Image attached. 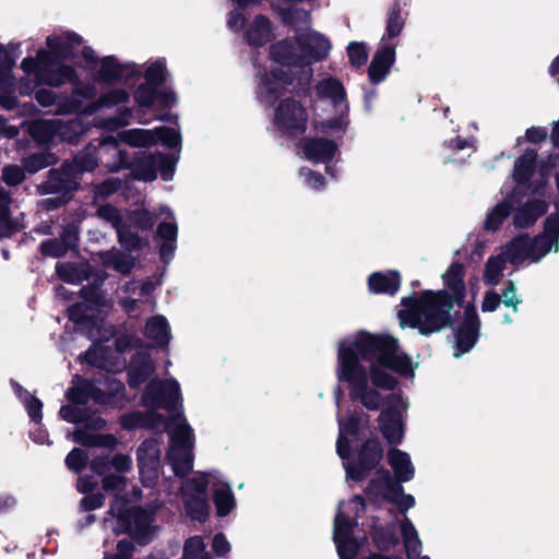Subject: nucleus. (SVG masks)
Instances as JSON below:
<instances>
[{
  "label": "nucleus",
  "instance_id": "a878e982",
  "mask_svg": "<svg viewBox=\"0 0 559 559\" xmlns=\"http://www.w3.org/2000/svg\"><path fill=\"white\" fill-rule=\"evenodd\" d=\"M13 86L12 62L7 59V50L0 44V105L5 109H12L16 104V97L11 94Z\"/></svg>",
  "mask_w": 559,
  "mask_h": 559
},
{
  "label": "nucleus",
  "instance_id": "39448f33",
  "mask_svg": "<svg viewBox=\"0 0 559 559\" xmlns=\"http://www.w3.org/2000/svg\"><path fill=\"white\" fill-rule=\"evenodd\" d=\"M338 439L336 442V451L343 460L346 471V480H362L368 473L374 468L382 459V448L377 440L367 441L359 451L356 461L349 457V438L355 437L358 430L357 414H350L347 418L338 417Z\"/></svg>",
  "mask_w": 559,
  "mask_h": 559
},
{
  "label": "nucleus",
  "instance_id": "37998d69",
  "mask_svg": "<svg viewBox=\"0 0 559 559\" xmlns=\"http://www.w3.org/2000/svg\"><path fill=\"white\" fill-rule=\"evenodd\" d=\"M35 97L43 107H49L57 104L56 114L58 115H67L80 108V103L72 98H66L62 102L57 103L56 94L52 91L45 88L39 90Z\"/></svg>",
  "mask_w": 559,
  "mask_h": 559
},
{
  "label": "nucleus",
  "instance_id": "7c9ffc66",
  "mask_svg": "<svg viewBox=\"0 0 559 559\" xmlns=\"http://www.w3.org/2000/svg\"><path fill=\"white\" fill-rule=\"evenodd\" d=\"M388 462L394 472L396 483H407L413 479L415 467L408 453L399 449H391L388 452Z\"/></svg>",
  "mask_w": 559,
  "mask_h": 559
},
{
  "label": "nucleus",
  "instance_id": "58836bf2",
  "mask_svg": "<svg viewBox=\"0 0 559 559\" xmlns=\"http://www.w3.org/2000/svg\"><path fill=\"white\" fill-rule=\"evenodd\" d=\"M129 102V93L123 88H115L104 93L95 102L91 103L84 112L92 115L103 108H111Z\"/></svg>",
  "mask_w": 559,
  "mask_h": 559
},
{
  "label": "nucleus",
  "instance_id": "c756f323",
  "mask_svg": "<svg viewBox=\"0 0 559 559\" xmlns=\"http://www.w3.org/2000/svg\"><path fill=\"white\" fill-rule=\"evenodd\" d=\"M336 152V144L325 139L306 140L302 144L305 157L314 163H328L335 156Z\"/></svg>",
  "mask_w": 559,
  "mask_h": 559
},
{
  "label": "nucleus",
  "instance_id": "0e129e2a",
  "mask_svg": "<svg viewBox=\"0 0 559 559\" xmlns=\"http://www.w3.org/2000/svg\"><path fill=\"white\" fill-rule=\"evenodd\" d=\"M96 95V87L94 83H80L76 84L72 91L73 100L82 104L78 98L91 99Z\"/></svg>",
  "mask_w": 559,
  "mask_h": 559
},
{
  "label": "nucleus",
  "instance_id": "ea45409f",
  "mask_svg": "<svg viewBox=\"0 0 559 559\" xmlns=\"http://www.w3.org/2000/svg\"><path fill=\"white\" fill-rule=\"evenodd\" d=\"M444 285L453 293L454 298L460 302L464 298V265L453 263L442 275Z\"/></svg>",
  "mask_w": 559,
  "mask_h": 559
},
{
  "label": "nucleus",
  "instance_id": "f03ea898",
  "mask_svg": "<svg viewBox=\"0 0 559 559\" xmlns=\"http://www.w3.org/2000/svg\"><path fill=\"white\" fill-rule=\"evenodd\" d=\"M330 50V40L311 29L297 34L294 40L283 39L272 45L270 70L260 78L258 84L260 102L274 104L299 73L309 76L311 62L326 58Z\"/></svg>",
  "mask_w": 559,
  "mask_h": 559
},
{
  "label": "nucleus",
  "instance_id": "c03bdc74",
  "mask_svg": "<svg viewBox=\"0 0 559 559\" xmlns=\"http://www.w3.org/2000/svg\"><path fill=\"white\" fill-rule=\"evenodd\" d=\"M78 239L75 230H67L63 235V241L47 240L41 243V251L51 257H61L66 253L67 249L74 246Z\"/></svg>",
  "mask_w": 559,
  "mask_h": 559
},
{
  "label": "nucleus",
  "instance_id": "338daca9",
  "mask_svg": "<svg viewBox=\"0 0 559 559\" xmlns=\"http://www.w3.org/2000/svg\"><path fill=\"white\" fill-rule=\"evenodd\" d=\"M502 302L507 307H512L514 311H518V305L521 304V299L516 297V287L513 282H509L508 286L503 289Z\"/></svg>",
  "mask_w": 559,
  "mask_h": 559
},
{
  "label": "nucleus",
  "instance_id": "a211bd4d",
  "mask_svg": "<svg viewBox=\"0 0 559 559\" xmlns=\"http://www.w3.org/2000/svg\"><path fill=\"white\" fill-rule=\"evenodd\" d=\"M386 401L388 407L378 417L379 428L389 443L397 444L404 437L402 412L407 409V403L399 394L389 395Z\"/></svg>",
  "mask_w": 559,
  "mask_h": 559
},
{
  "label": "nucleus",
  "instance_id": "5701e85b",
  "mask_svg": "<svg viewBox=\"0 0 559 559\" xmlns=\"http://www.w3.org/2000/svg\"><path fill=\"white\" fill-rule=\"evenodd\" d=\"M479 320L476 308L468 305L464 311V320L456 332V357L468 352L476 343L478 337Z\"/></svg>",
  "mask_w": 559,
  "mask_h": 559
},
{
  "label": "nucleus",
  "instance_id": "393cba45",
  "mask_svg": "<svg viewBox=\"0 0 559 559\" xmlns=\"http://www.w3.org/2000/svg\"><path fill=\"white\" fill-rule=\"evenodd\" d=\"M547 209L548 204L545 200L530 199L514 211L513 225L516 228H530L546 213Z\"/></svg>",
  "mask_w": 559,
  "mask_h": 559
},
{
  "label": "nucleus",
  "instance_id": "9b49d317",
  "mask_svg": "<svg viewBox=\"0 0 559 559\" xmlns=\"http://www.w3.org/2000/svg\"><path fill=\"white\" fill-rule=\"evenodd\" d=\"M536 156L534 150H526L515 160L512 176L518 183H526L533 193L543 195L542 190L547 185L551 169L556 167L558 158L550 156L548 160L536 163Z\"/></svg>",
  "mask_w": 559,
  "mask_h": 559
},
{
  "label": "nucleus",
  "instance_id": "4be33fe9",
  "mask_svg": "<svg viewBox=\"0 0 559 559\" xmlns=\"http://www.w3.org/2000/svg\"><path fill=\"white\" fill-rule=\"evenodd\" d=\"M48 52L55 59H71L82 45V38L72 32L60 31L46 38Z\"/></svg>",
  "mask_w": 559,
  "mask_h": 559
},
{
  "label": "nucleus",
  "instance_id": "4d7b16f0",
  "mask_svg": "<svg viewBox=\"0 0 559 559\" xmlns=\"http://www.w3.org/2000/svg\"><path fill=\"white\" fill-rule=\"evenodd\" d=\"M349 61L355 67L364 64L368 57V50L361 43H350L347 48Z\"/></svg>",
  "mask_w": 559,
  "mask_h": 559
},
{
  "label": "nucleus",
  "instance_id": "b1692460",
  "mask_svg": "<svg viewBox=\"0 0 559 559\" xmlns=\"http://www.w3.org/2000/svg\"><path fill=\"white\" fill-rule=\"evenodd\" d=\"M97 215L99 218L108 222L117 230L119 242L127 250L131 251L140 246V239L131 230H127L126 219L122 218L114 206H100L97 211Z\"/></svg>",
  "mask_w": 559,
  "mask_h": 559
},
{
  "label": "nucleus",
  "instance_id": "dca6fc26",
  "mask_svg": "<svg viewBox=\"0 0 559 559\" xmlns=\"http://www.w3.org/2000/svg\"><path fill=\"white\" fill-rule=\"evenodd\" d=\"M98 163L94 148H87L76 155L73 163L62 166L60 171L50 173L49 186L55 190H71L76 187L78 176L92 171Z\"/></svg>",
  "mask_w": 559,
  "mask_h": 559
},
{
  "label": "nucleus",
  "instance_id": "9d476101",
  "mask_svg": "<svg viewBox=\"0 0 559 559\" xmlns=\"http://www.w3.org/2000/svg\"><path fill=\"white\" fill-rule=\"evenodd\" d=\"M317 93L322 104L332 105L336 111L335 117L322 118L314 121L316 129L322 132L342 133L348 126V105L345 99V91L336 79H324L317 85Z\"/></svg>",
  "mask_w": 559,
  "mask_h": 559
},
{
  "label": "nucleus",
  "instance_id": "e2e57ef3",
  "mask_svg": "<svg viewBox=\"0 0 559 559\" xmlns=\"http://www.w3.org/2000/svg\"><path fill=\"white\" fill-rule=\"evenodd\" d=\"M131 116V109L126 108L121 110L117 117L106 120L99 123V126L107 129H117L127 126L130 122Z\"/></svg>",
  "mask_w": 559,
  "mask_h": 559
},
{
  "label": "nucleus",
  "instance_id": "052dcab7",
  "mask_svg": "<svg viewBox=\"0 0 559 559\" xmlns=\"http://www.w3.org/2000/svg\"><path fill=\"white\" fill-rule=\"evenodd\" d=\"M300 176L304 183L312 190H321L324 187V178L309 168H301Z\"/></svg>",
  "mask_w": 559,
  "mask_h": 559
},
{
  "label": "nucleus",
  "instance_id": "f704fd0d",
  "mask_svg": "<svg viewBox=\"0 0 559 559\" xmlns=\"http://www.w3.org/2000/svg\"><path fill=\"white\" fill-rule=\"evenodd\" d=\"M59 120H36L28 124L27 131L32 138L41 144L59 139Z\"/></svg>",
  "mask_w": 559,
  "mask_h": 559
},
{
  "label": "nucleus",
  "instance_id": "6ab92c4d",
  "mask_svg": "<svg viewBox=\"0 0 559 559\" xmlns=\"http://www.w3.org/2000/svg\"><path fill=\"white\" fill-rule=\"evenodd\" d=\"M307 120L306 109L293 98L282 100L273 115L274 127L286 134L304 132Z\"/></svg>",
  "mask_w": 559,
  "mask_h": 559
},
{
  "label": "nucleus",
  "instance_id": "2eb2a0df",
  "mask_svg": "<svg viewBox=\"0 0 559 559\" xmlns=\"http://www.w3.org/2000/svg\"><path fill=\"white\" fill-rule=\"evenodd\" d=\"M142 346V341L139 337L131 335L120 336L116 341V352L114 353L107 346L102 344H93L85 353L84 359L93 366L107 369L110 371H119L124 367L123 362L117 361V354L127 352Z\"/></svg>",
  "mask_w": 559,
  "mask_h": 559
},
{
  "label": "nucleus",
  "instance_id": "f8f14e48",
  "mask_svg": "<svg viewBox=\"0 0 559 559\" xmlns=\"http://www.w3.org/2000/svg\"><path fill=\"white\" fill-rule=\"evenodd\" d=\"M217 480V473H197L186 480L181 488L182 502L187 515L200 522L209 516L206 487Z\"/></svg>",
  "mask_w": 559,
  "mask_h": 559
},
{
  "label": "nucleus",
  "instance_id": "c9c22d12",
  "mask_svg": "<svg viewBox=\"0 0 559 559\" xmlns=\"http://www.w3.org/2000/svg\"><path fill=\"white\" fill-rule=\"evenodd\" d=\"M214 487V503L216 513L225 516L235 508V497L228 484L223 483L217 474V480L211 484Z\"/></svg>",
  "mask_w": 559,
  "mask_h": 559
},
{
  "label": "nucleus",
  "instance_id": "13d9d810",
  "mask_svg": "<svg viewBox=\"0 0 559 559\" xmlns=\"http://www.w3.org/2000/svg\"><path fill=\"white\" fill-rule=\"evenodd\" d=\"M133 550L134 547L132 543L124 538L118 542L116 552L109 554L106 551L104 559H131Z\"/></svg>",
  "mask_w": 559,
  "mask_h": 559
},
{
  "label": "nucleus",
  "instance_id": "680f3d73",
  "mask_svg": "<svg viewBox=\"0 0 559 559\" xmlns=\"http://www.w3.org/2000/svg\"><path fill=\"white\" fill-rule=\"evenodd\" d=\"M2 178L8 185L15 186L24 179V171L16 165H9L3 168Z\"/></svg>",
  "mask_w": 559,
  "mask_h": 559
},
{
  "label": "nucleus",
  "instance_id": "f257e3e1",
  "mask_svg": "<svg viewBox=\"0 0 559 559\" xmlns=\"http://www.w3.org/2000/svg\"><path fill=\"white\" fill-rule=\"evenodd\" d=\"M417 364L399 352V340L390 334L357 332L338 343L335 374L345 382L352 401L369 411L384 403L382 391L394 390L391 372L413 377Z\"/></svg>",
  "mask_w": 559,
  "mask_h": 559
},
{
  "label": "nucleus",
  "instance_id": "e433bc0d",
  "mask_svg": "<svg viewBox=\"0 0 559 559\" xmlns=\"http://www.w3.org/2000/svg\"><path fill=\"white\" fill-rule=\"evenodd\" d=\"M96 258L105 267L112 269L122 274L129 273L134 264V259L129 253L120 252L117 249L98 252Z\"/></svg>",
  "mask_w": 559,
  "mask_h": 559
},
{
  "label": "nucleus",
  "instance_id": "8fccbe9b",
  "mask_svg": "<svg viewBox=\"0 0 559 559\" xmlns=\"http://www.w3.org/2000/svg\"><path fill=\"white\" fill-rule=\"evenodd\" d=\"M59 139L64 141H74L79 135L83 134L86 127L81 118H74L68 122L59 120Z\"/></svg>",
  "mask_w": 559,
  "mask_h": 559
},
{
  "label": "nucleus",
  "instance_id": "72a5a7b5",
  "mask_svg": "<svg viewBox=\"0 0 559 559\" xmlns=\"http://www.w3.org/2000/svg\"><path fill=\"white\" fill-rule=\"evenodd\" d=\"M144 334L159 347H166L171 340L170 328L167 319L159 314L147 320Z\"/></svg>",
  "mask_w": 559,
  "mask_h": 559
},
{
  "label": "nucleus",
  "instance_id": "a18cd8bd",
  "mask_svg": "<svg viewBox=\"0 0 559 559\" xmlns=\"http://www.w3.org/2000/svg\"><path fill=\"white\" fill-rule=\"evenodd\" d=\"M12 385H13V389H14L15 393L17 394L19 399L24 404V407L26 408L28 416L36 424H39L43 418V414H41L43 403L38 399L32 396L20 384L12 382Z\"/></svg>",
  "mask_w": 559,
  "mask_h": 559
},
{
  "label": "nucleus",
  "instance_id": "412c9836",
  "mask_svg": "<svg viewBox=\"0 0 559 559\" xmlns=\"http://www.w3.org/2000/svg\"><path fill=\"white\" fill-rule=\"evenodd\" d=\"M92 69L93 79L99 83H112L116 81L128 80L130 76L139 73L134 63H119L114 57H105L97 61Z\"/></svg>",
  "mask_w": 559,
  "mask_h": 559
},
{
  "label": "nucleus",
  "instance_id": "6e6552de",
  "mask_svg": "<svg viewBox=\"0 0 559 559\" xmlns=\"http://www.w3.org/2000/svg\"><path fill=\"white\" fill-rule=\"evenodd\" d=\"M155 508L144 510L131 506L123 498L116 496L111 504V518L105 521L107 528L116 534L128 533L140 544H146L152 536V519Z\"/></svg>",
  "mask_w": 559,
  "mask_h": 559
},
{
  "label": "nucleus",
  "instance_id": "0eeeda50",
  "mask_svg": "<svg viewBox=\"0 0 559 559\" xmlns=\"http://www.w3.org/2000/svg\"><path fill=\"white\" fill-rule=\"evenodd\" d=\"M159 141L168 147H176L180 144V135L176 129L165 127L154 130L131 129L120 132L117 136L104 139L99 145V154L106 153L118 157L116 162L108 164L109 168L116 171L129 164L127 155L118 147L119 142L132 146H147Z\"/></svg>",
  "mask_w": 559,
  "mask_h": 559
},
{
  "label": "nucleus",
  "instance_id": "4468645a",
  "mask_svg": "<svg viewBox=\"0 0 559 559\" xmlns=\"http://www.w3.org/2000/svg\"><path fill=\"white\" fill-rule=\"evenodd\" d=\"M367 495L374 500L382 499L393 502L402 511H407L415 506L414 497L404 493L401 484L392 479L386 469L377 471L368 485Z\"/></svg>",
  "mask_w": 559,
  "mask_h": 559
},
{
  "label": "nucleus",
  "instance_id": "49530a36",
  "mask_svg": "<svg viewBox=\"0 0 559 559\" xmlns=\"http://www.w3.org/2000/svg\"><path fill=\"white\" fill-rule=\"evenodd\" d=\"M513 206L512 197L497 204L487 215L485 227L489 230H496L503 221L510 215Z\"/></svg>",
  "mask_w": 559,
  "mask_h": 559
},
{
  "label": "nucleus",
  "instance_id": "603ef678",
  "mask_svg": "<svg viewBox=\"0 0 559 559\" xmlns=\"http://www.w3.org/2000/svg\"><path fill=\"white\" fill-rule=\"evenodd\" d=\"M167 75L165 59H157L150 63L145 70L147 84L160 85L165 82Z\"/></svg>",
  "mask_w": 559,
  "mask_h": 559
},
{
  "label": "nucleus",
  "instance_id": "a19ab883",
  "mask_svg": "<svg viewBox=\"0 0 559 559\" xmlns=\"http://www.w3.org/2000/svg\"><path fill=\"white\" fill-rule=\"evenodd\" d=\"M247 40L251 46H262L266 44L272 36L270 21L262 15L257 16L247 31Z\"/></svg>",
  "mask_w": 559,
  "mask_h": 559
},
{
  "label": "nucleus",
  "instance_id": "c85d7f7f",
  "mask_svg": "<svg viewBox=\"0 0 559 559\" xmlns=\"http://www.w3.org/2000/svg\"><path fill=\"white\" fill-rule=\"evenodd\" d=\"M406 24V13L402 11L400 4H394L388 12L385 21V32L380 38L382 45L397 46V37L403 32Z\"/></svg>",
  "mask_w": 559,
  "mask_h": 559
},
{
  "label": "nucleus",
  "instance_id": "69168bd1",
  "mask_svg": "<svg viewBox=\"0 0 559 559\" xmlns=\"http://www.w3.org/2000/svg\"><path fill=\"white\" fill-rule=\"evenodd\" d=\"M177 234L178 229L175 222H163L158 225L157 236L163 240L176 241Z\"/></svg>",
  "mask_w": 559,
  "mask_h": 559
},
{
  "label": "nucleus",
  "instance_id": "de8ad7c7",
  "mask_svg": "<svg viewBox=\"0 0 559 559\" xmlns=\"http://www.w3.org/2000/svg\"><path fill=\"white\" fill-rule=\"evenodd\" d=\"M506 258L501 255L491 257L484 271V281L487 285L496 286L499 284L504 269Z\"/></svg>",
  "mask_w": 559,
  "mask_h": 559
},
{
  "label": "nucleus",
  "instance_id": "aec40b11",
  "mask_svg": "<svg viewBox=\"0 0 559 559\" xmlns=\"http://www.w3.org/2000/svg\"><path fill=\"white\" fill-rule=\"evenodd\" d=\"M160 445L156 440H146L138 449V466L143 486L152 487L158 478Z\"/></svg>",
  "mask_w": 559,
  "mask_h": 559
},
{
  "label": "nucleus",
  "instance_id": "6e6d98bb",
  "mask_svg": "<svg viewBox=\"0 0 559 559\" xmlns=\"http://www.w3.org/2000/svg\"><path fill=\"white\" fill-rule=\"evenodd\" d=\"M53 163L55 157L47 153L34 154L23 160L25 169L29 173H36Z\"/></svg>",
  "mask_w": 559,
  "mask_h": 559
},
{
  "label": "nucleus",
  "instance_id": "ddd939ff",
  "mask_svg": "<svg viewBox=\"0 0 559 559\" xmlns=\"http://www.w3.org/2000/svg\"><path fill=\"white\" fill-rule=\"evenodd\" d=\"M62 419L69 423H85V429L78 428L73 432V440L83 445H97L104 448H114L117 439L112 435H95L87 430H100L105 426V420L98 416L86 418L85 414L76 406L67 405L60 409Z\"/></svg>",
  "mask_w": 559,
  "mask_h": 559
},
{
  "label": "nucleus",
  "instance_id": "79ce46f5",
  "mask_svg": "<svg viewBox=\"0 0 559 559\" xmlns=\"http://www.w3.org/2000/svg\"><path fill=\"white\" fill-rule=\"evenodd\" d=\"M134 99L140 107H151L157 100L160 102L163 106H170L175 103L174 96L159 95L152 84L140 85L134 93Z\"/></svg>",
  "mask_w": 559,
  "mask_h": 559
},
{
  "label": "nucleus",
  "instance_id": "4c0bfd02",
  "mask_svg": "<svg viewBox=\"0 0 559 559\" xmlns=\"http://www.w3.org/2000/svg\"><path fill=\"white\" fill-rule=\"evenodd\" d=\"M150 169L138 173L136 177L144 181H151L156 178V170L160 171V176L165 181L171 180L174 173V162L163 155L150 156L147 158Z\"/></svg>",
  "mask_w": 559,
  "mask_h": 559
},
{
  "label": "nucleus",
  "instance_id": "5fc2aeb1",
  "mask_svg": "<svg viewBox=\"0 0 559 559\" xmlns=\"http://www.w3.org/2000/svg\"><path fill=\"white\" fill-rule=\"evenodd\" d=\"M121 425L126 429H135L140 427H155L156 420L144 416L140 412H133L121 417Z\"/></svg>",
  "mask_w": 559,
  "mask_h": 559
},
{
  "label": "nucleus",
  "instance_id": "cd10ccee",
  "mask_svg": "<svg viewBox=\"0 0 559 559\" xmlns=\"http://www.w3.org/2000/svg\"><path fill=\"white\" fill-rule=\"evenodd\" d=\"M68 399L76 405L87 403L90 399L97 403H107L105 391L102 388H94L88 381L75 378L73 385L67 392Z\"/></svg>",
  "mask_w": 559,
  "mask_h": 559
},
{
  "label": "nucleus",
  "instance_id": "20e7f679",
  "mask_svg": "<svg viewBox=\"0 0 559 559\" xmlns=\"http://www.w3.org/2000/svg\"><path fill=\"white\" fill-rule=\"evenodd\" d=\"M399 311L400 325L418 329L424 335L441 331L451 324L453 297L444 290H425L417 298H403Z\"/></svg>",
  "mask_w": 559,
  "mask_h": 559
},
{
  "label": "nucleus",
  "instance_id": "774afa93",
  "mask_svg": "<svg viewBox=\"0 0 559 559\" xmlns=\"http://www.w3.org/2000/svg\"><path fill=\"white\" fill-rule=\"evenodd\" d=\"M56 271H57L59 277L66 282L74 283V282L81 280V276L76 273V270L72 264H69V263L57 264Z\"/></svg>",
  "mask_w": 559,
  "mask_h": 559
},
{
  "label": "nucleus",
  "instance_id": "473e14b6",
  "mask_svg": "<svg viewBox=\"0 0 559 559\" xmlns=\"http://www.w3.org/2000/svg\"><path fill=\"white\" fill-rule=\"evenodd\" d=\"M369 289L376 294L394 295L401 285V276L396 271L374 272L369 276Z\"/></svg>",
  "mask_w": 559,
  "mask_h": 559
},
{
  "label": "nucleus",
  "instance_id": "bf43d9fd",
  "mask_svg": "<svg viewBox=\"0 0 559 559\" xmlns=\"http://www.w3.org/2000/svg\"><path fill=\"white\" fill-rule=\"evenodd\" d=\"M87 462V454L81 449H73L66 457L67 466L75 472L81 471Z\"/></svg>",
  "mask_w": 559,
  "mask_h": 559
},
{
  "label": "nucleus",
  "instance_id": "7ed1b4c3",
  "mask_svg": "<svg viewBox=\"0 0 559 559\" xmlns=\"http://www.w3.org/2000/svg\"><path fill=\"white\" fill-rule=\"evenodd\" d=\"M142 401L147 407H162L169 413L177 412L166 425L170 437L167 460L175 475H187L193 466L194 435L181 411L178 409L182 406L178 381L173 378L165 381L152 380L146 386Z\"/></svg>",
  "mask_w": 559,
  "mask_h": 559
},
{
  "label": "nucleus",
  "instance_id": "09e8293b",
  "mask_svg": "<svg viewBox=\"0 0 559 559\" xmlns=\"http://www.w3.org/2000/svg\"><path fill=\"white\" fill-rule=\"evenodd\" d=\"M401 533L404 539V547L406 554H413L414 551L421 550V542L418 537L417 531L409 521L405 518L401 523Z\"/></svg>",
  "mask_w": 559,
  "mask_h": 559
},
{
  "label": "nucleus",
  "instance_id": "2f4dec72",
  "mask_svg": "<svg viewBox=\"0 0 559 559\" xmlns=\"http://www.w3.org/2000/svg\"><path fill=\"white\" fill-rule=\"evenodd\" d=\"M154 362L146 352L136 353L129 366V383L131 386H139L142 384L153 372Z\"/></svg>",
  "mask_w": 559,
  "mask_h": 559
},
{
  "label": "nucleus",
  "instance_id": "423d86ee",
  "mask_svg": "<svg viewBox=\"0 0 559 559\" xmlns=\"http://www.w3.org/2000/svg\"><path fill=\"white\" fill-rule=\"evenodd\" d=\"M46 49H39L36 58L27 57L21 62L24 78L20 81V94L29 95L39 84L60 86L78 80L76 71L67 64H57Z\"/></svg>",
  "mask_w": 559,
  "mask_h": 559
},
{
  "label": "nucleus",
  "instance_id": "bb28decb",
  "mask_svg": "<svg viewBox=\"0 0 559 559\" xmlns=\"http://www.w3.org/2000/svg\"><path fill=\"white\" fill-rule=\"evenodd\" d=\"M395 49L393 46H386L379 43L378 50L369 66V78L371 82L379 83L385 79L390 68L395 60Z\"/></svg>",
  "mask_w": 559,
  "mask_h": 559
},
{
  "label": "nucleus",
  "instance_id": "864d4df0",
  "mask_svg": "<svg viewBox=\"0 0 559 559\" xmlns=\"http://www.w3.org/2000/svg\"><path fill=\"white\" fill-rule=\"evenodd\" d=\"M154 222L155 216L151 212L146 210H139L130 214L126 219L127 230H130L131 227L143 230L148 229L154 225Z\"/></svg>",
  "mask_w": 559,
  "mask_h": 559
},
{
  "label": "nucleus",
  "instance_id": "3c124183",
  "mask_svg": "<svg viewBox=\"0 0 559 559\" xmlns=\"http://www.w3.org/2000/svg\"><path fill=\"white\" fill-rule=\"evenodd\" d=\"M10 199L3 189H0V238L8 237L13 230V223L9 212Z\"/></svg>",
  "mask_w": 559,
  "mask_h": 559
},
{
  "label": "nucleus",
  "instance_id": "1a4fd4ad",
  "mask_svg": "<svg viewBox=\"0 0 559 559\" xmlns=\"http://www.w3.org/2000/svg\"><path fill=\"white\" fill-rule=\"evenodd\" d=\"M365 510L361 497L356 496L348 502H341L334 520L333 538L336 544L340 559H354L361 549L362 543L354 536L353 522Z\"/></svg>",
  "mask_w": 559,
  "mask_h": 559
},
{
  "label": "nucleus",
  "instance_id": "f3484780",
  "mask_svg": "<svg viewBox=\"0 0 559 559\" xmlns=\"http://www.w3.org/2000/svg\"><path fill=\"white\" fill-rule=\"evenodd\" d=\"M92 469L103 476L106 490H120L126 486L124 474L132 469V459L128 454H116L110 461L98 457L92 461Z\"/></svg>",
  "mask_w": 559,
  "mask_h": 559
}]
</instances>
